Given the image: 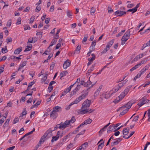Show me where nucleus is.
<instances>
[{
    "mask_svg": "<svg viewBox=\"0 0 150 150\" xmlns=\"http://www.w3.org/2000/svg\"><path fill=\"white\" fill-rule=\"evenodd\" d=\"M91 100L87 99L82 103L81 109L80 111L81 114L90 113L94 111V109L88 108L91 105Z\"/></svg>",
    "mask_w": 150,
    "mask_h": 150,
    "instance_id": "1",
    "label": "nucleus"
},
{
    "mask_svg": "<svg viewBox=\"0 0 150 150\" xmlns=\"http://www.w3.org/2000/svg\"><path fill=\"white\" fill-rule=\"evenodd\" d=\"M52 130L51 128H49L41 137L39 142L41 143L45 141V139H47L52 136Z\"/></svg>",
    "mask_w": 150,
    "mask_h": 150,
    "instance_id": "2",
    "label": "nucleus"
},
{
    "mask_svg": "<svg viewBox=\"0 0 150 150\" xmlns=\"http://www.w3.org/2000/svg\"><path fill=\"white\" fill-rule=\"evenodd\" d=\"M132 86V85H129L127 86L124 91L122 92L119 96V98L121 99H122L128 93Z\"/></svg>",
    "mask_w": 150,
    "mask_h": 150,
    "instance_id": "3",
    "label": "nucleus"
},
{
    "mask_svg": "<svg viewBox=\"0 0 150 150\" xmlns=\"http://www.w3.org/2000/svg\"><path fill=\"white\" fill-rule=\"evenodd\" d=\"M132 28H131L127 30L122 36L121 39V41H126L129 39L130 35V30H131Z\"/></svg>",
    "mask_w": 150,
    "mask_h": 150,
    "instance_id": "4",
    "label": "nucleus"
},
{
    "mask_svg": "<svg viewBox=\"0 0 150 150\" xmlns=\"http://www.w3.org/2000/svg\"><path fill=\"white\" fill-rule=\"evenodd\" d=\"M134 103H135L134 102H133V101L131 100L127 104L120 107V109L122 108L125 109L126 108V109H128V110L131 107L132 105Z\"/></svg>",
    "mask_w": 150,
    "mask_h": 150,
    "instance_id": "5",
    "label": "nucleus"
},
{
    "mask_svg": "<svg viewBox=\"0 0 150 150\" xmlns=\"http://www.w3.org/2000/svg\"><path fill=\"white\" fill-rule=\"evenodd\" d=\"M70 123L69 120H66L64 123H62V122L60 123V125L59 127V128H65L67 127V125H69Z\"/></svg>",
    "mask_w": 150,
    "mask_h": 150,
    "instance_id": "6",
    "label": "nucleus"
},
{
    "mask_svg": "<svg viewBox=\"0 0 150 150\" xmlns=\"http://www.w3.org/2000/svg\"><path fill=\"white\" fill-rule=\"evenodd\" d=\"M122 139L120 138L116 139L114 140L115 141L114 142H112L111 143V146H113L117 145L118 143L121 141Z\"/></svg>",
    "mask_w": 150,
    "mask_h": 150,
    "instance_id": "7",
    "label": "nucleus"
},
{
    "mask_svg": "<svg viewBox=\"0 0 150 150\" xmlns=\"http://www.w3.org/2000/svg\"><path fill=\"white\" fill-rule=\"evenodd\" d=\"M126 13V11H120L118 10L117 11L115 12V14L118 16H121L124 14H125Z\"/></svg>",
    "mask_w": 150,
    "mask_h": 150,
    "instance_id": "8",
    "label": "nucleus"
},
{
    "mask_svg": "<svg viewBox=\"0 0 150 150\" xmlns=\"http://www.w3.org/2000/svg\"><path fill=\"white\" fill-rule=\"evenodd\" d=\"M70 65V63L69 62V60H67L65 61L63 65V67L65 69H66L67 68L69 67Z\"/></svg>",
    "mask_w": 150,
    "mask_h": 150,
    "instance_id": "9",
    "label": "nucleus"
},
{
    "mask_svg": "<svg viewBox=\"0 0 150 150\" xmlns=\"http://www.w3.org/2000/svg\"><path fill=\"white\" fill-rule=\"evenodd\" d=\"M115 125H110L108 129L107 132L108 133H110L112 131H114V130L115 129Z\"/></svg>",
    "mask_w": 150,
    "mask_h": 150,
    "instance_id": "10",
    "label": "nucleus"
},
{
    "mask_svg": "<svg viewBox=\"0 0 150 150\" xmlns=\"http://www.w3.org/2000/svg\"><path fill=\"white\" fill-rule=\"evenodd\" d=\"M92 121V120L90 118H88L85 120L81 124V125L82 126L88 124H90Z\"/></svg>",
    "mask_w": 150,
    "mask_h": 150,
    "instance_id": "11",
    "label": "nucleus"
},
{
    "mask_svg": "<svg viewBox=\"0 0 150 150\" xmlns=\"http://www.w3.org/2000/svg\"><path fill=\"white\" fill-rule=\"evenodd\" d=\"M53 110L56 112H59L62 111V108L59 106H55L53 107Z\"/></svg>",
    "mask_w": 150,
    "mask_h": 150,
    "instance_id": "12",
    "label": "nucleus"
},
{
    "mask_svg": "<svg viewBox=\"0 0 150 150\" xmlns=\"http://www.w3.org/2000/svg\"><path fill=\"white\" fill-rule=\"evenodd\" d=\"M50 116L51 117H52L53 118H55L57 116V112H56L53 110L50 114Z\"/></svg>",
    "mask_w": 150,
    "mask_h": 150,
    "instance_id": "13",
    "label": "nucleus"
},
{
    "mask_svg": "<svg viewBox=\"0 0 150 150\" xmlns=\"http://www.w3.org/2000/svg\"><path fill=\"white\" fill-rule=\"evenodd\" d=\"M114 39H113L108 42L106 45V47L108 50H109L110 48L111 47L114 43Z\"/></svg>",
    "mask_w": 150,
    "mask_h": 150,
    "instance_id": "14",
    "label": "nucleus"
},
{
    "mask_svg": "<svg viewBox=\"0 0 150 150\" xmlns=\"http://www.w3.org/2000/svg\"><path fill=\"white\" fill-rule=\"evenodd\" d=\"M102 88V86H100L99 87V88L97 89L96 91L95 92L94 96H97L98 95L101 89Z\"/></svg>",
    "mask_w": 150,
    "mask_h": 150,
    "instance_id": "15",
    "label": "nucleus"
},
{
    "mask_svg": "<svg viewBox=\"0 0 150 150\" xmlns=\"http://www.w3.org/2000/svg\"><path fill=\"white\" fill-rule=\"evenodd\" d=\"M22 50V47H19L18 48L16 49L14 51V53L15 54H18Z\"/></svg>",
    "mask_w": 150,
    "mask_h": 150,
    "instance_id": "16",
    "label": "nucleus"
},
{
    "mask_svg": "<svg viewBox=\"0 0 150 150\" xmlns=\"http://www.w3.org/2000/svg\"><path fill=\"white\" fill-rule=\"evenodd\" d=\"M68 74V72L66 71H65L61 72L60 74V76H61L60 79L62 77L66 76Z\"/></svg>",
    "mask_w": 150,
    "mask_h": 150,
    "instance_id": "17",
    "label": "nucleus"
},
{
    "mask_svg": "<svg viewBox=\"0 0 150 150\" xmlns=\"http://www.w3.org/2000/svg\"><path fill=\"white\" fill-rule=\"evenodd\" d=\"M119 89V88H118L117 86L114 89H113L112 91H110L111 93V95L113 93H114L118 91Z\"/></svg>",
    "mask_w": 150,
    "mask_h": 150,
    "instance_id": "18",
    "label": "nucleus"
},
{
    "mask_svg": "<svg viewBox=\"0 0 150 150\" xmlns=\"http://www.w3.org/2000/svg\"><path fill=\"white\" fill-rule=\"evenodd\" d=\"M129 129H127V128H125L122 131L123 134L124 135H125L129 133Z\"/></svg>",
    "mask_w": 150,
    "mask_h": 150,
    "instance_id": "19",
    "label": "nucleus"
},
{
    "mask_svg": "<svg viewBox=\"0 0 150 150\" xmlns=\"http://www.w3.org/2000/svg\"><path fill=\"white\" fill-rule=\"evenodd\" d=\"M88 143L87 142H85L81 145L82 148L83 149V150H85L86 149V148L88 146Z\"/></svg>",
    "mask_w": 150,
    "mask_h": 150,
    "instance_id": "20",
    "label": "nucleus"
},
{
    "mask_svg": "<svg viewBox=\"0 0 150 150\" xmlns=\"http://www.w3.org/2000/svg\"><path fill=\"white\" fill-rule=\"evenodd\" d=\"M91 55L92 56V57L91 58H88V61L92 62L95 59L96 57L95 55L93 54H92Z\"/></svg>",
    "mask_w": 150,
    "mask_h": 150,
    "instance_id": "21",
    "label": "nucleus"
},
{
    "mask_svg": "<svg viewBox=\"0 0 150 150\" xmlns=\"http://www.w3.org/2000/svg\"><path fill=\"white\" fill-rule=\"evenodd\" d=\"M81 48V45H78L76 47V48L75 50V51H74V52H73L72 54H74L75 53H76V52L77 51L78 52L80 50Z\"/></svg>",
    "mask_w": 150,
    "mask_h": 150,
    "instance_id": "22",
    "label": "nucleus"
},
{
    "mask_svg": "<svg viewBox=\"0 0 150 150\" xmlns=\"http://www.w3.org/2000/svg\"><path fill=\"white\" fill-rule=\"evenodd\" d=\"M91 83V82L90 81L89 79L88 81L86 82H85L84 84V87H88L90 86Z\"/></svg>",
    "mask_w": 150,
    "mask_h": 150,
    "instance_id": "23",
    "label": "nucleus"
},
{
    "mask_svg": "<svg viewBox=\"0 0 150 150\" xmlns=\"http://www.w3.org/2000/svg\"><path fill=\"white\" fill-rule=\"evenodd\" d=\"M122 112H121L120 114V115H122L126 113L128 111V109L125 108L123 110Z\"/></svg>",
    "mask_w": 150,
    "mask_h": 150,
    "instance_id": "24",
    "label": "nucleus"
},
{
    "mask_svg": "<svg viewBox=\"0 0 150 150\" xmlns=\"http://www.w3.org/2000/svg\"><path fill=\"white\" fill-rule=\"evenodd\" d=\"M80 98V97H79L76 98L75 100L72 102L73 103V104L78 103L81 100Z\"/></svg>",
    "mask_w": 150,
    "mask_h": 150,
    "instance_id": "25",
    "label": "nucleus"
},
{
    "mask_svg": "<svg viewBox=\"0 0 150 150\" xmlns=\"http://www.w3.org/2000/svg\"><path fill=\"white\" fill-rule=\"evenodd\" d=\"M27 114V112L26 110V108H25L23 109V111L21 113L20 116L19 117L20 118L22 117L23 115H26Z\"/></svg>",
    "mask_w": 150,
    "mask_h": 150,
    "instance_id": "26",
    "label": "nucleus"
},
{
    "mask_svg": "<svg viewBox=\"0 0 150 150\" xmlns=\"http://www.w3.org/2000/svg\"><path fill=\"white\" fill-rule=\"evenodd\" d=\"M88 89L86 90H83L82 92V93H82V94L85 97L88 95Z\"/></svg>",
    "mask_w": 150,
    "mask_h": 150,
    "instance_id": "27",
    "label": "nucleus"
},
{
    "mask_svg": "<svg viewBox=\"0 0 150 150\" xmlns=\"http://www.w3.org/2000/svg\"><path fill=\"white\" fill-rule=\"evenodd\" d=\"M59 137H57L56 136H53L52 137V139L51 140V142L53 143L54 141H56L58 140L59 138Z\"/></svg>",
    "mask_w": 150,
    "mask_h": 150,
    "instance_id": "28",
    "label": "nucleus"
},
{
    "mask_svg": "<svg viewBox=\"0 0 150 150\" xmlns=\"http://www.w3.org/2000/svg\"><path fill=\"white\" fill-rule=\"evenodd\" d=\"M110 123L109 122L108 124L105 125L100 130V132H101L102 131L103 132L104 131H105L106 128L110 125Z\"/></svg>",
    "mask_w": 150,
    "mask_h": 150,
    "instance_id": "29",
    "label": "nucleus"
},
{
    "mask_svg": "<svg viewBox=\"0 0 150 150\" xmlns=\"http://www.w3.org/2000/svg\"><path fill=\"white\" fill-rule=\"evenodd\" d=\"M88 38V35H84V37L83 39V40L82 41V42L83 43H84V42H86Z\"/></svg>",
    "mask_w": 150,
    "mask_h": 150,
    "instance_id": "30",
    "label": "nucleus"
},
{
    "mask_svg": "<svg viewBox=\"0 0 150 150\" xmlns=\"http://www.w3.org/2000/svg\"><path fill=\"white\" fill-rule=\"evenodd\" d=\"M57 41V40L54 39H53L51 42V44H50V46L48 47V48H49V47H50L53 46L54 44H55L56 42Z\"/></svg>",
    "mask_w": 150,
    "mask_h": 150,
    "instance_id": "31",
    "label": "nucleus"
},
{
    "mask_svg": "<svg viewBox=\"0 0 150 150\" xmlns=\"http://www.w3.org/2000/svg\"><path fill=\"white\" fill-rule=\"evenodd\" d=\"M147 111V114L148 115V119L147 120V121L149 122H150V109H149Z\"/></svg>",
    "mask_w": 150,
    "mask_h": 150,
    "instance_id": "32",
    "label": "nucleus"
},
{
    "mask_svg": "<svg viewBox=\"0 0 150 150\" xmlns=\"http://www.w3.org/2000/svg\"><path fill=\"white\" fill-rule=\"evenodd\" d=\"M146 97L144 96L140 100L141 102H142L143 103H144V104L146 103Z\"/></svg>",
    "mask_w": 150,
    "mask_h": 150,
    "instance_id": "33",
    "label": "nucleus"
},
{
    "mask_svg": "<svg viewBox=\"0 0 150 150\" xmlns=\"http://www.w3.org/2000/svg\"><path fill=\"white\" fill-rule=\"evenodd\" d=\"M60 31V29H59L57 30V32L56 33L55 36L56 37L54 38L56 39H58L59 38V36L58 35V34L59 33Z\"/></svg>",
    "mask_w": 150,
    "mask_h": 150,
    "instance_id": "34",
    "label": "nucleus"
},
{
    "mask_svg": "<svg viewBox=\"0 0 150 150\" xmlns=\"http://www.w3.org/2000/svg\"><path fill=\"white\" fill-rule=\"evenodd\" d=\"M70 123H73L76 121V119L74 116H72L71 120H69Z\"/></svg>",
    "mask_w": 150,
    "mask_h": 150,
    "instance_id": "35",
    "label": "nucleus"
},
{
    "mask_svg": "<svg viewBox=\"0 0 150 150\" xmlns=\"http://www.w3.org/2000/svg\"><path fill=\"white\" fill-rule=\"evenodd\" d=\"M141 76V74L139 73H138L137 75L134 77L133 80L135 81L138 78H139Z\"/></svg>",
    "mask_w": 150,
    "mask_h": 150,
    "instance_id": "36",
    "label": "nucleus"
},
{
    "mask_svg": "<svg viewBox=\"0 0 150 150\" xmlns=\"http://www.w3.org/2000/svg\"><path fill=\"white\" fill-rule=\"evenodd\" d=\"M10 120V119H7L6 121L4 124V127L6 126L9 124Z\"/></svg>",
    "mask_w": 150,
    "mask_h": 150,
    "instance_id": "37",
    "label": "nucleus"
},
{
    "mask_svg": "<svg viewBox=\"0 0 150 150\" xmlns=\"http://www.w3.org/2000/svg\"><path fill=\"white\" fill-rule=\"evenodd\" d=\"M5 48H2L1 49V52L3 53H5L7 52L6 46L5 47Z\"/></svg>",
    "mask_w": 150,
    "mask_h": 150,
    "instance_id": "38",
    "label": "nucleus"
},
{
    "mask_svg": "<svg viewBox=\"0 0 150 150\" xmlns=\"http://www.w3.org/2000/svg\"><path fill=\"white\" fill-rule=\"evenodd\" d=\"M104 142L103 141V143H101L98 145V150L101 149L102 148L103 146Z\"/></svg>",
    "mask_w": 150,
    "mask_h": 150,
    "instance_id": "39",
    "label": "nucleus"
},
{
    "mask_svg": "<svg viewBox=\"0 0 150 150\" xmlns=\"http://www.w3.org/2000/svg\"><path fill=\"white\" fill-rule=\"evenodd\" d=\"M48 89L49 91V93H50L51 92L52 90L53 89V87L52 86H51V85H50L49 84Z\"/></svg>",
    "mask_w": 150,
    "mask_h": 150,
    "instance_id": "40",
    "label": "nucleus"
},
{
    "mask_svg": "<svg viewBox=\"0 0 150 150\" xmlns=\"http://www.w3.org/2000/svg\"><path fill=\"white\" fill-rule=\"evenodd\" d=\"M41 143L40 142H39L38 144H37L35 146V147L34 150H37L38 148L40 146H41Z\"/></svg>",
    "mask_w": 150,
    "mask_h": 150,
    "instance_id": "41",
    "label": "nucleus"
},
{
    "mask_svg": "<svg viewBox=\"0 0 150 150\" xmlns=\"http://www.w3.org/2000/svg\"><path fill=\"white\" fill-rule=\"evenodd\" d=\"M139 117V115H137L136 116L134 117L133 119L132 120V121L136 122L138 120Z\"/></svg>",
    "mask_w": 150,
    "mask_h": 150,
    "instance_id": "42",
    "label": "nucleus"
},
{
    "mask_svg": "<svg viewBox=\"0 0 150 150\" xmlns=\"http://www.w3.org/2000/svg\"><path fill=\"white\" fill-rule=\"evenodd\" d=\"M24 28L25 30H29L30 29V28L29 26V25H25L24 26Z\"/></svg>",
    "mask_w": 150,
    "mask_h": 150,
    "instance_id": "43",
    "label": "nucleus"
},
{
    "mask_svg": "<svg viewBox=\"0 0 150 150\" xmlns=\"http://www.w3.org/2000/svg\"><path fill=\"white\" fill-rule=\"evenodd\" d=\"M125 85L124 84H123V83L122 82L121 83H119L118 84L117 87L118 88H119V89L120 88L122 87L123 86Z\"/></svg>",
    "mask_w": 150,
    "mask_h": 150,
    "instance_id": "44",
    "label": "nucleus"
},
{
    "mask_svg": "<svg viewBox=\"0 0 150 150\" xmlns=\"http://www.w3.org/2000/svg\"><path fill=\"white\" fill-rule=\"evenodd\" d=\"M127 11L132 12V13H133L136 11V10L134 8H133L129 9L127 10Z\"/></svg>",
    "mask_w": 150,
    "mask_h": 150,
    "instance_id": "45",
    "label": "nucleus"
},
{
    "mask_svg": "<svg viewBox=\"0 0 150 150\" xmlns=\"http://www.w3.org/2000/svg\"><path fill=\"white\" fill-rule=\"evenodd\" d=\"M81 86L80 84H78L76 88L74 90L76 91V92H77L80 89Z\"/></svg>",
    "mask_w": 150,
    "mask_h": 150,
    "instance_id": "46",
    "label": "nucleus"
},
{
    "mask_svg": "<svg viewBox=\"0 0 150 150\" xmlns=\"http://www.w3.org/2000/svg\"><path fill=\"white\" fill-rule=\"evenodd\" d=\"M41 9V8L40 6H38L35 9V11L36 12H38Z\"/></svg>",
    "mask_w": 150,
    "mask_h": 150,
    "instance_id": "47",
    "label": "nucleus"
},
{
    "mask_svg": "<svg viewBox=\"0 0 150 150\" xmlns=\"http://www.w3.org/2000/svg\"><path fill=\"white\" fill-rule=\"evenodd\" d=\"M35 131V129L34 128H33V130L32 131L26 134H25L26 135V136H28V135L32 134Z\"/></svg>",
    "mask_w": 150,
    "mask_h": 150,
    "instance_id": "48",
    "label": "nucleus"
},
{
    "mask_svg": "<svg viewBox=\"0 0 150 150\" xmlns=\"http://www.w3.org/2000/svg\"><path fill=\"white\" fill-rule=\"evenodd\" d=\"M19 121V118L18 117H16L13 121V123L15 124L18 122Z\"/></svg>",
    "mask_w": 150,
    "mask_h": 150,
    "instance_id": "49",
    "label": "nucleus"
},
{
    "mask_svg": "<svg viewBox=\"0 0 150 150\" xmlns=\"http://www.w3.org/2000/svg\"><path fill=\"white\" fill-rule=\"evenodd\" d=\"M35 19V16H32L30 19L29 23H31L33 22Z\"/></svg>",
    "mask_w": 150,
    "mask_h": 150,
    "instance_id": "50",
    "label": "nucleus"
},
{
    "mask_svg": "<svg viewBox=\"0 0 150 150\" xmlns=\"http://www.w3.org/2000/svg\"><path fill=\"white\" fill-rule=\"evenodd\" d=\"M11 20H9L7 22V23L6 24V26H7L10 27L11 24Z\"/></svg>",
    "mask_w": 150,
    "mask_h": 150,
    "instance_id": "51",
    "label": "nucleus"
},
{
    "mask_svg": "<svg viewBox=\"0 0 150 150\" xmlns=\"http://www.w3.org/2000/svg\"><path fill=\"white\" fill-rule=\"evenodd\" d=\"M109 50H108V48L106 47V48H105L101 52V53L102 54H104L107 51Z\"/></svg>",
    "mask_w": 150,
    "mask_h": 150,
    "instance_id": "52",
    "label": "nucleus"
},
{
    "mask_svg": "<svg viewBox=\"0 0 150 150\" xmlns=\"http://www.w3.org/2000/svg\"><path fill=\"white\" fill-rule=\"evenodd\" d=\"M93 70V69L91 68H90V69H89L86 73V74L87 75H90V74L91 72Z\"/></svg>",
    "mask_w": 150,
    "mask_h": 150,
    "instance_id": "53",
    "label": "nucleus"
},
{
    "mask_svg": "<svg viewBox=\"0 0 150 150\" xmlns=\"http://www.w3.org/2000/svg\"><path fill=\"white\" fill-rule=\"evenodd\" d=\"M47 74H46V75H45L44 76V77L42 79H41V81L42 82H45V81L47 79Z\"/></svg>",
    "mask_w": 150,
    "mask_h": 150,
    "instance_id": "54",
    "label": "nucleus"
},
{
    "mask_svg": "<svg viewBox=\"0 0 150 150\" xmlns=\"http://www.w3.org/2000/svg\"><path fill=\"white\" fill-rule=\"evenodd\" d=\"M96 8L94 7H92L91 10V13L92 14V13H95V11H96Z\"/></svg>",
    "mask_w": 150,
    "mask_h": 150,
    "instance_id": "55",
    "label": "nucleus"
},
{
    "mask_svg": "<svg viewBox=\"0 0 150 150\" xmlns=\"http://www.w3.org/2000/svg\"><path fill=\"white\" fill-rule=\"evenodd\" d=\"M54 9V5H52L50 7V12H53Z\"/></svg>",
    "mask_w": 150,
    "mask_h": 150,
    "instance_id": "56",
    "label": "nucleus"
},
{
    "mask_svg": "<svg viewBox=\"0 0 150 150\" xmlns=\"http://www.w3.org/2000/svg\"><path fill=\"white\" fill-rule=\"evenodd\" d=\"M21 20L20 17H19L17 19V21L16 23L17 24H20L21 23Z\"/></svg>",
    "mask_w": 150,
    "mask_h": 150,
    "instance_id": "57",
    "label": "nucleus"
},
{
    "mask_svg": "<svg viewBox=\"0 0 150 150\" xmlns=\"http://www.w3.org/2000/svg\"><path fill=\"white\" fill-rule=\"evenodd\" d=\"M149 144H150V142H147L146 144L145 145L144 149H143V150H146L147 148V146Z\"/></svg>",
    "mask_w": 150,
    "mask_h": 150,
    "instance_id": "58",
    "label": "nucleus"
},
{
    "mask_svg": "<svg viewBox=\"0 0 150 150\" xmlns=\"http://www.w3.org/2000/svg\"><path fill=\"white\" fill-rule=\"evenodd\" d=\"M35 72L34 71H30V72L29 74L33 78L35 74Z\"/></svg>",
    "mask_w": 150,
    "mask_h": 150,
    "instance_id": "59",
    "label": "nucleus"
},
{
    "mask_svg": "<svg viewBox=\"0 0 150 150\" xmlns=\"http://www.w3.org/2000/svg\"><path fill=\"white\" fill-rule=\"evenodd\" d=\"M150 66V63L147 64L145 67H144L143 69H144V70H145V71L147 70L149 68V67Z\"/></svg>",
    "mask_w": 150,
    "mask_h": 150,
    "instance_id": "60",
    "label": "nucleus"
},
{
    "mask_svg": "<svg viewBox=\"0 0 150 150\" xmlns=\"http://www.w3.org/2000/svg\"><path fill=\"white\" fill-rule=\"evenodd\" d=\"M76 91H75L74 90L73 91H71V94L70 95V97H71L72 96H73V95L75 94L76 93Z\"/></svg>",
    "mask_w": 150,
    "mask_h": 150,
    "instance_id": "61",
    "label": "nucleus"
},
{
    "mask_svg": "<svg viewBox=\"0 0 150 150\" xmlns=\"http://www.w3.org/2000/svg\"><path fill=\"white\" fill-rule=\"evenodd\" d=\"M12 39L11 38L9 37L6 39V42H7L8 43V42H12Z\"/></svg>",
    "mask_w": 150,
    "mask_h": 150,
    "instance_id": "62",
    "label": "nucleus"
},
{
    "mask_svg": "<svg viewBox=\"0 0 150 150\" xmlns=\"http://www.w3.org/2000/svg\"><path fill=\"white\" fill-rule=\"evenodd\" d=\"M32 39L33 40V43H34L36 42L38 40L37 38L35 37H33L32 38Z\"/></svg>",
    "mask_w": 150,
    "mask_h": 150,
    "instance_id": "63",
    "label": "nucleus"
},
{
    "mask_svg": "<svg viewBox=\"0 0 150 150\" xmlns=\"http://www.w3.org/2000/svg\"><path fill=\"white\" fill-rule=\"evenodd\" d=\"M72 147L73 144H70L67 146V149H70Z\"/></svg>",
    "mask_w": 150,
    "mask_h": 150,
    "instance_id": "64",
    "label": "nucleus"
}]
</instances>
